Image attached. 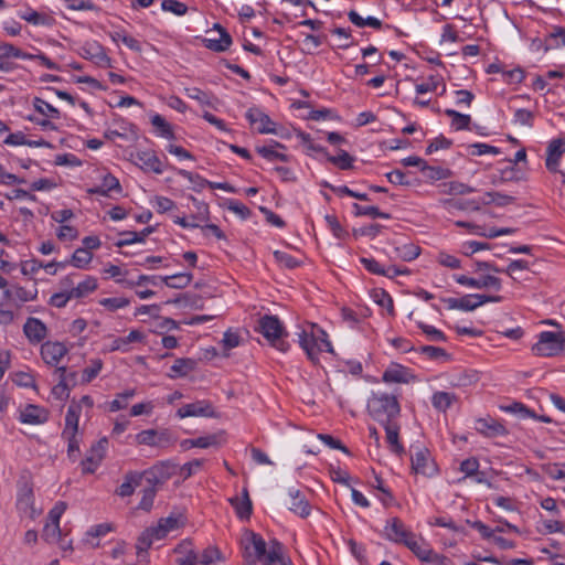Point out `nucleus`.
<instances>
[{"label":"nucleus","mask_w":565,"mask_h":565,"mask_svg":"<svg viewBox=\"0 0 565 565\" xmlns=\"http://www.w3.org/2000/svg\"><path fill=\"white\" fill-rule=\"evenodd\" d=\"M163 11H169L175 15H184L188 12V6L178 0H163L161 2Z\"/></svg>","instance_id":"0e129e2a"},{"label":"nucleus","mask_w":565,"mask_h":565,"mask_svg":"<svg viewBox=\"0 0 565 565\" xmlns=\"http://www.w3.org/2000/svg\"><path fill=\"white\" fill-rule=\"evenodd\" d=\"M260 562L264 565H274L275 563L287 565L282 558V545L276 540L270 541L269 548H266V554Z\"/></svg>","instance_id":"72a5a7b5"},{"label":"nucleus","mask_w":565,"mask_h":565,"mask_svg":"<svg viewBox=\"0 0 565 565\" xmlns=\"http://www.w3.org/2000/svg\"><path fill=\"white\" fill-rule=\"evenodd\" d=\"M445 114L451 118V127L456 130L469 129L471 124L470 115L461 114L455 109H446Z\"/></svg>","instance_id":"37998d69"},{"label":"nucleus","mask_w":565,"mask_h":565,"mask_svg":"<svg viewBox=\"0 0 565 565\" xmlns=\"http://www.w3.org/2000/svg\"><path fill=\"white\" fill-rule=\"evenodd\" d=\"M258 330L277 350L281 352H286L288 350L289 345L285 341L287 332L278 317L265 315L259 319Z\"/></svg>","instance_id":"f03ea898"},{"label":"nucleus","mask_w":565,"mask_h":565,"mask_svg":"<svg viewBox=\"0 0 565 565\" xmlns=\"http://www.w3.org/2000/svg\"><path fill=\"white\" fill-rule=\"evenodd\" d=\"M275 259L285 268L294 269L298 266H300L301 260L295 258L290 254L282 252V250H275L274 252Z\"/></svg>","instance_id":"052dcab7"},{"label":"nucleus","mask_w":565,"mask_h":565,"mask_svg":"<svg viewBox=\"0 0 565 565\" xmlns=\"http://www.w3.org/2000/svg\"><path fill=\"white\" fill-rule=\"evenodd\" d=\"M476 429L478 433L489 438L504 436L508 434L507 428L491 417L478 419L476 423Z\"/></svg>","instance_id":"a211bd4d"},{"label":"nucleus","mask_w":565,"mask_h":565,"mask_svg":"<svg viewBox=\"0 0 565 565\" xmlns=\"http://www.w3.org/2000/svg\"><path fill=\"white\" fill-rule=\"evenodd\" d=\"M502 301L501 296H489V295H466L459 298V310L472 311L478 307L487 302H500Z\"/></svg>","instance_id":"2eb2a0df"},{"label":"nucleus","mask_w":565,"mask_h":565,"mask_svg":"<svg viewBox=\"0 0 565 565\" xmlns=\"http://www.w3.org/2000/svg\"><path fill=\"white\" fill-rule=\"evenodd\" d=\"M484 196H490V200H484L483 204L494 203L497 206H507L509 204L514 203L515 198L512 195L503 194L500 192H487Z\"/></svg>","instance_id":"4d7b16f0"},{"label":"nucleus","mask_w":565,"mask_h":565,"mask_svg":"<svg viewBox=\"0 0 565 565\" xmlns=\"http://www.w3.org/2000/svg\"><path fill=\"white\" fill-rule=\"evenodd\" d=\"M414 534L397 516L388 519L382 532L384 539L402 545H405Z\"/></svg>","instance_id":"39448f33"},{"label":"nucleus","mask_w":565,"mask_h":565,"mask_svg":"<svg viewBox=\"0 0 565 565\" xmlns=\"http://www.w3.org/2000/svg\"><path fill=\"white\" fill-rule=\"evenodd\" d=\"M151 124L157 129L160 137L171 140L175 139L171 125L161 115H153L151 117Z\"/></svg>","instance_id":"79ce46f5"},{"label":"nucleus","mask_w":565,"mask_h":565,"mask_svg":"<svg viewBox=\"0 0 565 565\" xmlns=\"http://www.w3.org/2000/svg\"><path fill=\"white\" fill-rule=\"evenodd\" d=\"M327 160L342 170H349L353 168V157L348 151L340 149L338 156H328Z\"/></svg>","instance_id":"3c124183"},{"label":"nucleus","mask_w":565,"mask_h":565,"mask_svg":"<svg viewBox=\"0 0 565 565\" xmlns=\"http://www.w3.org/2000/svg\"><path fill=\"white\" fill-rule=\"evenodd\" d=\"M565 45V30L557 28L545 39V51L557 49Z\"/></svg>","instance_id":"603ef678"},{"label":"nucleus","mask_w":565,"mask_h":565,"mask_svg":"<svg viewBox=\"0 0 565 565\" xmlns=\"http://www.w3.org/2000/svg\"><path fill=\"white\" fill-rule=\"evenodd\" d=\"M81 55L102 67L110 66V57L102 44L96 41L85 42L81 47Z\"/></svg>","instance_id":"1a4fd4ad"},{"label":"nucleus","mask_w":565,"mask_h":565,"mask_svg":"<svg viewBox=\"0 0 565 565\" xmlns=\"http://www.w3.org/2000/svg\"><path fill=\"white\" fill-rule=\"evenodd\" d=\"M226 209L237 214L242 220H247L252 215V211L245 204L236 200H227Z\"/></svg>","instance_id":"e2e57ef3"},{"label":"nucleus","mask_w":565,"mask_h":565,"mask_svg":"<svg viewBox=\"0 0 565 565\" xmlns=\"http://www.w3.org/2000/svg\"><path fill=\"white\" fill-rule=\"evenodd\" d=\"M98 287L97 278L86 276L83 280H76L75 289H73L74 299H82L94 292Z\"/></svg>","instance_id":"2f4dec72"},{"label":"nucleus","mask_w":565,"mask_h":565,"mask_svg":"<svg viewBox=\"0 0 565 565\" xmlns=\"http://www.w3.org/2000/svg\"><path fill=\"white\" fill-rule=\"evenodd\" d=\"M366 408L369 415L382 426L397 422L401 415L397 397L384 392H373L367 399Z\"/></svg>","instance_id":"f257e3e1"},{"label":"nucleus","mask_w":565,"mask_h":565,"mask_svg":"<svg viewBox=\"0 0 565 565\" xmlns=\"http://www.w3.org/2000/svg\"><path fill=\"white\" fill-rule=\"evenodd\" d=\"M196 366V361L189 358L177 359L170 367L169 376L171 379L184 377L192 372Z\"/></svg>","instance_id":"c756f323"},{"label":"nucleus","mask_w":565,"mask_h":565,"mask_svg":"<svg viewBox=\"0 0 565 565\" xmlns=\"http://www.w3.org/2000/svg\"><path fill=\"white\" fill-rule=\"evenodd\" d=\"M457 401V396L454 393L448 392H435L431 397L433 406L439 412H446Z\"/></svg>","instance_id":"c9c22d12"},{"label":"nucleus","mask_w":565,"mask_h":565,"mask_svg":"<svg viewBox=\"0 0 565 565\" xmlns=\"http://www.w3.org/2000/svg\"><path fill=\"white\" fill-rule=\"evenodd\" d=\"M349 20L359 28L371 26L373 29H381L382 21L374 17L362 18L356 11L351 10L348 13Z\"/></svg>","instance_id":"c03bdc74"},{"label":"nucleus","mask_w":565,"mask_h":565,"mask_svg":"<svg viewBox=\"0 0 565 565\" xmlns=\"http://www.w3.org/2000/svg\"><path fill=\"white\" fill-rule=\"evenodd\" d=\"M382 380L386 383H407V370L398 364H395L385 370Z\"/></svg>","instance_id":"4c0bfd02"},{"label":"nucleus","mask_w":565,"mask_h":565,"mask_svg":"<svg viewBox=\"0 0 565 565\" xmlns=\"http://www.w3.org/2000/svg\"><path fill=\"white\" fill-rule=\"evenodd\" d=\"M563 153H565V138L553 139L546 149L545 166L550 172H558V161Z\"/></svg>","instance_id":"f8f14e48"},{"label":"nucleus","mask_w":565,"mask_h":565,"mask_svg":"<svg viewBox=\"0 0 565 565\" xmlns=\"http://www.w3.org/2000/svg\"><path fill=\"white\" fill-rule=\"evenodd\" d=\"M443 193L452 194V195H463L475 192V189L469 186L468 184L451 181L441 184Z\"/></svg>","instance_id":"8fccbe9b"},{"label":"nucleus","mask_w":565,"mask_h":565,"mask_svg":"<svg viewBox=\"0 0 565 565\" xmlns=\"http://www.w3.org/2000/svg\"><path fill=\"white\" fill-rule=\"evenodd\" d=\"M182 523L181 514H170L167 518L160 519L158 525L153 526L157 532V540H162L170 531L179 529Z\"/></svg>","instance_id":"a878e982"},{"label":"nucleus","mask_w":565,"mask_h":565,"mask_svg":"<svg viewBox=\"0 0 565 565\" xmlns=\"http://www.w3.org/2000/svg\"><path fill=\"white\" fill-rule=\"evenodd\" d=\"M157 491L158 490L154 489L153 487L147 486L142 490V497L138 504V509L149 512L152 509L153 500L156 498Z\"/></svg>","instance_id":"bf43d9fd"},{"label":"nucleus","mask_w":565,"mask_h":565,"mask_svg":"<svg viewBox=\"0 0 565 565\" xmlns=\"http://www.w3.org/2000/svg\"><path fill=\"white\" fill-rule=\"evenodd\" d=\"M66 353L67 349L61 342L47 341L41 347L42 359L49 365H56Z\"/></svg>","instance_id":"ddd939ff"},{"label":"nucleus","mask_w":565,"mask_h":565,"mask_svg":"<svg viewBox=\"0 0 565 565\" xmlns=\"http://www.w3.org/2000/svg\"><path fill=\"white\" fill-rule=\"evenodd\" d=\"M318 341H319V332L315 333L311 331V333H308L307 331H302L299 333V344L302 348V350L306 352L308 359L317 364L319 362L318 358Z\"/></svg>","instance_id":"f3484780"},{"label":"nucleus","mask_w":565,"mask_h":565,"mask_svg":"<svg viewBox=\"0 0 565 565\" xmlns=\"http://www.w3.org/2000/svg\"><path fill=\"white\" fill-rule=\"evenodd\" d=\"M241 544L245 552V557H254V561H262L266 554L267 544L265 540L253 531H245Z\"/></svg>","instance_id":"0eeeda50"},{"label":"nucleus","mask_w":565,"mask_h":565,"mask_svg":"<svg viewBox=\"0 0 565 565\" xmlns=\"http://www.w3.org/2000/svg\"><path fill=\"white\" fill-rule=\"evenodd\" d=\"M191 542H182L174 548L175 553L182 554V556L175 559L177 565H198L199 554L190 547Z\"/></svg>","instance_id":"c85d7f7f"},{"label":"nucleus","mask_w":565,"mask_h":565,"mask_svg":"<svg viewBox=\"0 0 565 565\" xmlns=\"http://www.w3.org/2000/svg\"><path fill=\"white\" fill-rule=\"evenodd\" d=\"M49 418V412L40 406L29 404L21 412L20 419L25 424H43Z\"/></svg>","instance_id":"412c9836"},{"label":"nucleus","mask_w":565,"mask_h":565,"mask_svg":"<svg viewBox=\"0 0 565 565\" xmlns=\"http://www.w3.org/2000/svg\"><path fill=\"white\" fill-rule=\"evenodd\" d=\"M93 259L92 252L87 250V248L78 247L72 255L70 260H65L66 266L73 265L76 268L84 269L88 266V264Z\"/></svg>","instance_id":"a19ab883"},{"label":"nucleus","mask_w":565,"mask_h":565,"mask_svg":"<svg viewBox=\"0 0 565 565\" xmlns=\"http://www.w3.org/2000/svg\"><path fill=\"white\" fill-rule=\"evenodd\" d=\"M386 433V443L392 452L397 456H402L405 454L404 446L399 443V429L401 426L398 422L391 423L388 425H383Z\"/></svg>","instance_id":"6ab92c4d"},{"label":"nucleus","mask_w":565,"mask_h":565,"mask_svg":"<svg viewBox=\"0 0 565 565\" xmlns=\"http://www.w3.org/2000/svg\"><path fill=\"white\" fill-rule=\"evenodd\" d=\"M424 175L433 181L445 180L452 175V171L447 168L431 167L427 162L423 166Z\"/></svg>","instance_id":"a18cd8bd"},{"label":"nucleus","mask_w":565,"mask_h":565,"mask_svg":"<svg viewBox=\"0 0 565 565\" xmlns=\"http://www.w3.org/2000/svg\"><path fill=\"white\" fill-rule=\"evenodd\" d=\"M230 503L239 519L248 520L250 518L253 505L247 489L243 490V498H232Z\"/></svg>","instance_id":"cd10ccee"},{"label":"nucleus","mask_w":565,"mask_h":565,"mask_svg":"<svg viewBox=\"0 0 565 565\" xmlns=\"http://www.w3.org/2000/svg\"><path fill=\"white\" fill-rule=\"evenodd\" d=\"M17 57L24 60L31 57L30 53H25L20 49L15 47L11 43H0V58Z\"/></svg>","instance_id":"6e6d98bb"},{"label":"nucleus","mask_w":565,"mask_h":565,"mask_svg":"<svg viewBox=\"0 0 565 565\" xmlns=\"http://www.w3.org/2000/svg\"><path fill=\"white\" fill-rule=\"evenodd\" d=\"M81 275L77 273H72L62 277L58 281L60 290L73 297V289H75L76 280Z\"/></svg>","instance_id":"680f3d73"},{"label":"nucleus","mask_w":565,"mask_h":565,"mask_svg":"<svg viewBox=\"0 0 565 565\" xmlns=\"http://www.w3.org/2000/svg\"><path fill=\"white\" fill-rule=\"evenodd\" d=\"M79 415L81 404H76L75 401H72L65 416V427L62 431V435L77 434Z\"/></svg>","instance_id":"bb28decb"},{"label":"nucleus","mask_w":565,"mask_h":565,"mask_svg":"<svg viewBox=\"0 0 565 565\" xmlns=\"http://www.w3.org/2000/svg\"><path fill=\"white\" fill-rule=\"evenodd\" d=\"M353 209L355 211L354 212L355 215H358V216L365 215V216H371L373 218H384V220H387L391 217V215L388 213L381 212L379 210V207H376V206H362L358 203H354Z\"/></svg>","instance_id":"864d4df0"},{"label":"nucleus","mask_w":565,"mask_h":565,"mask_svg":"<svg viewBox=\"0 0 565 565\" xmlns=\"http://www.w3.org/2000/svg\"><path fill=\"white\" fill-rule=\"evenodd\" d=\"M222 559L220 550L215 546H207L200 555L199 563L202 565H212L216 561Z\"/></svg>","instance_id":"13d9d810"},{"label":"nucleus","mask_w":565,"mask_h":565,"mask_svg":"<svg viewBox=\"0 0 565 565\" xmlns=\"http://www.w3.org/2000/svg\"><path fill=\"white\" fill-rule=\"evenodd\" d=\"M33 106L38 113L45 117L58 119L61 116L60 110L57 108L53 107L51 104H49L40 97H35L33 99Z\"/></svg>","instance_id":"09e8293b"},{"label":"nucleus","mask_w":565,"mask_h":565,"mask_svg":"<svg viewBox=\"0 0 565 565\" xmlns=\"http://www.w3.org/2000/svg\"><path fill=\"white\" fill-rule=\"evenodd\" d=\"M360 262L364 265V267L366 268V270H369L370 273L374 274V275H381V276H387V277H394V276H397V275H403V274H407L408 270L407 269H399L397 267H391L388 268L387 270L384 269V267L377 262L375 260L374 258H366V257H362L360 259Z\"/></svg>","instance_id":"5701e85b"},{"label":"nucleus","mask_w":565,"mask_h":565,"mask_svg":"<svg viewBox=\"0 0 565 565\" xmlns=\"http://www.w3.org/2000/svg\"><path fill=\"white\" fill-rule=\"evenodd\" d=\"M404 546L411 550L414 555H416V557H418L422 562H427L431 552V548L428 546L425 540L423 537L418 540L416 534H414Z\"/></svg>","instance_id":"473e14b6"},{"label":"nucleus","mask_w":565,"mask_h":565,"mask_svg":"<svg viewBox=\"0 0 565 565\" xmlns=\"http://www.w3.org/2000/svg\"><path fill=\"white\" fill-rule=\"evenodd\" d=\"M214 29L220 32L218 39H204L205 47L214 52H224L232 44V36L230 33L218 23L214 24Z\"/></svg>","instance_id":"4be33fe9"},{"label":"nucleus","mask_w":565,"mask_h":565,"mask_svg":"<svg viewBox=\"0 0 565 565\" xmlns=\"http://www.w3.org/2000/svg\"><path fill=\"white\" fill-rule=\"evenodd\" d=\"M533 354L537 356H556L565 352V337L563 333L543 331L532 347Z\"/></svg>","instance_id":"7ed1b4c3"},{"label":"nucleus","mask_w":565,"mask_h":565,"mask_svg":"<svg viewBox=\"0 0 565 565\" xmlns=\"http://www.w3.org/2000/svg\"><path fill=\"white\" fill-rule=\"evenodd\" d=\"M178 173H179V175H181L182 178H184L189 181L199 180L200 188L209 186L210 189H220V190H223V191H226L230 193L236 192V189L227 182H212V181H209V180L202 178L200 174H196V173L190 172L188 170H183V169H180L178 171Z\"/></svg>","instance_id":"aec40b11"},{"label":"nucleus","mask_w":565,"mask_h":565,"mask_svg":"<svg viewBox=\"0 0 565 565\" xmlns=\"http://www.w3.org/2000/svg\"><path fill=\"white\" fill-rule=\"evenodd\" d=\"M62 438L67 441L68 458L75 461L79 454V440L77 439V434L62 435Z\"/></svg>","instance_id":"338daca9"},{"label":"nucleus","mask_w":565,"mask_h":565,"mask_svg":"<svg viewBox=\"0 0 565 565\" xmlns=\"http://www.w3.org/2000/svg\"><path fill=\"white\" fill-rule=\"evenodd\" d=\"M246 118L252 126L259 124L256 128L259 134H275L276 131L273 120L258 107H250L246 113Z\"/></svg>","instance_id":"9b49d317"},{"label":"nucleus","mask_w":565,"mask_h":565,"mask_svg":"<svg viewBox=\"0 0 565 565\" xmlns=\"http://www.w3.org/2000/svg\"><path fill=\"white\" fill-rule=\"evenodd\" d=\"M130 303L129 299L122 297L104 298L99 300V305L107 308L109 311L125 308Z\"/></svg>","instance_id":"774afa93"},{"label":"nucleus","mask_w":565,"mask_h":565,"mask_svg":"<svg viewBox=\"0 0 565 565\" xmlns=\"http://www.w3.org/2000/svg\"><path fill=\"white\" fill-rule=\"evenodd\" d=\"M193 276L190 273H179L171 276L160 277V280L163 281L168 287L174 289H182L190 285Z\"/></svg>","instance_id":"e433bc0d"},{"label":"nucleus","mask_w":565,"mask_h":565,"mask_svg":"<svg viewBox=\"0 0 565 565\" xmlns=\"http://www.w3.org/2000/svg\"><path fill=\"white\" fill-rule=\"evenodd\" d=\"M417 326L428 337L430 341L445 342L447 339L443 331L438 330L433 326L426 324L424 322H418Z\"/></svg>","instance_id":"69168bd1"},{"label":"nucleus","mask_w":565,"mask_h":565,"mask_svg":"<svg viewBox=\"0 0 565 565\" xmlns=\"http://www.w3.org/2000/svg\"><path fill=\"white\" fill-rule=\"evenodd\" d=\"M142 481V475L138 471H129L124 477V482L117 488L116 494L121 498L130 497L136 487H139Z\"/></svg>","instance_id":"b1692460"},{"label":"nucleus","mask_w":565,"mask_h":565,"mask_svg":"<svg viewBox=\"0 0 565 565\" xmlns=\"http://www.w3.org/2000/svg\"><path fill=\"white\" fill-rule=\"evenodd\" d=\"M223 436V433L221 434H213L207 436L198 437L194 439H185L182 443L183 447H199V448H209L218 446L221 444V438Z\"/></svg>","instance_id":"f704fd0d"},{"label":"nucleus","mask_w":565,"mask_h":565,"mask_svg":"<svg viewBox=\"0 0 565 565\" xmlns=\"http://www.w3.org/2000/svg\"><path fill=\"white\" fill-rule=\"evenodd\" d=\"M289 495L291 498L289 510L300 518H307L311 507L305 495L299 490H290Z\"/></svg>","instance_id":"393cba45"},{"label":"nucleus","mask_w":565,"mask_h":565,"mask_svg":"<svg viewBox=\"0 0 565 565\" xmlns=\"http://www.w3.org/2000/svg\"><path fill=\"white\" fill-rule=\"evenodd\" d=\"M177 415L180 418L191 416L214 417L215 412L212 404L209 401H198L194 403L185 404L182 407H180L177 412Z\"/></svg>","instance_id":"9d476101"},{"label":"nucleus","mask_w":565,"mask_h":565,"mask_svg":"<svg viewBox=\"0 0 565 565\" xmlns=\"http://www.w3.org/2000/svg\"><path fill=\"white\" fill-rule=\"evenodd\" d=\"M439 203L448 211H479L480 202L476 200H456V199H441Z\"/></svg>","instance_id":"7c9ffc66"},{"label":"nucleus","mask_w":565,"mask_h":565,"mask_svg":"<svg viewBox=\"0 0 565 565\" xmlns=\"http://www.w3.org/2000/svg\"><path fill=\"white\" fill-rule=\"evenodd\" d=\"M278 147V148H285L284 145L275 141L273 146H263V147H257V152L265 159L269 160V161H275V160H279L281 162H287L289 160V157L285 153H281V152H278L275 150V148Z\"/></svg>","instance_id":"ea45409f"},{"label":"nucleus","mask_w":565,"mask_h":565,"mask_svg":"<svg viewBox=\"0 0 565 565\" xmlns=\"http://www.w3.org/2000/svg\"><path fill=\"white\" fill-rule=\"evenodd\" d=\"M411 460L412 469L415 473H420L426 477H433L437 473V467L427 448H417V450L412 455Z\"/></svg>","instance_id":"6e6552de"},{"label":"nucleus","mask_w":565,"mask_h":565,"mask_svg":"<svg viewBox=\"0 0 565 565\" xmlns=\"http://www.w3.org/2000/svg\"><path fill=\"white\" fill-rule=\"evenodd\" d=\"M153 232L152 226L143 228L141 232H124L121 235L124 238L119 239L116 245L118 247L127 246L134 243L143 242L145 238Z\"/></svg>","instance_id":"58836bf2"},{"label":"nucleus","mask_w":565,"mask_h":565,"mask_svg":"<svg viewBox=\"0 0 565 565\" xmlns=\"http://www.w3.org/2000/svg\"><path fill=\"white\" fill-rule=\"evenodd\" d=\"M23 332L30 342L40 343L45 339L47 329L40 319L30 317L23 326Z\"/></svg>","instance_id":"dca6fc26"},{"label":"nucleus","mask_w":565,"mask_h":565,"mask_svg":"<svg viewBox=\"0 0 565 565\" xmlns=\"http://www.w3.org/2000/svg\"><path fill=\"white\" fill-rule=\"evenodd\" d=\"M108 439L106 437L92 445L86 457L81 461L83 473H94L96 471L106 455Z\"/></svg>","instance_id":"423d86ee"},{"label":"nucleus","mask_w":565,"mask_h":565,"mask_svg":"<svg viewBox=\"0 0 565 565\" xmlns=\"http://www.w3.org/2000/svg\"><path fill=\"white\" fill-rule=\"evenodd\" d=\"M175 471L177 466L174 463L171 461H161L140 473L148 486L158 490V488L163 486L175 473Z\"/></svg>","instance_id":"20e7f679"},{"label":"nucleus","mask_w":565,"mask_h":565,"mask_svg":"<svg viewBox=\"0 0 565 565\" xmlns=\"http://www.w3.org/2000/svg\"><path fill=\"white\" fill-rule=\"evenodd\" d=\"M134 158L140 168L147 172L162 173V162L154 151H137Z\"/></svg>","instance_id":"4468645a"},{"label":"nucleus","mask_w":565,"mask_h":565,"mask_svg":"<svg viewBox=\"0 0 565 565\" xmlns=\"http://www.w3.org/2000/svg\"><path fill=\"white\" fill-rule=\"evenodd\" d=\"M372 298L379 306L385 308L390 316H394L393 299L388 292L381 288L374 289L372 291Z\"/></svg>","instance_id":"49530a36"},{"label":"nucleus","mask_w":565,"mask_h":565,"mask_svg":"<svg viewBox=\"0 0 565 565\" xmlns=\"http://www.w3.org/2000/svg\"><path fill=\"white\" fill-rule=\"evenodd\" d=\"M62 532L60 524L46 522L43 527L42 537L47 543H57L61 540Z\"/></svg>","instance_id":"5fc2aeb1"},{"label":"nucleus","mask_w":565,"mask_h":565,"mask_svg":"<svg viewBox=\"0 0 565 565\" xmlns=\"http://www.w3.org/2000/svg\"><path fill=\"white\" fill-rule=\"evenodd\" d=\"M153 539L157 540V532L153 527H149L142 532L136 544L137 554L146 553L152 545Z\"/></svg>","instance_id":"de8ad7c7"}]
</instances>
